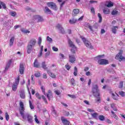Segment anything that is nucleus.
I'll return each mask as SVG.
<instances>
[{"label":"nucleus","instance_id":"nucleus-2","mask_svg":"<svg viewBox=\"0 0 125 125\" xmlns=\"http://www.w3.org/2000/svg\"><path fill=\"white\" fill-rule=\"evenodd\" d=\"M37 43V40L35 39H32L29 41L27 46V53L30 54L33 50V47H35Z\"/></svg>","mask_w":125,"mask_h":125},{"label":"nucleus","instance_id":"nucleus-62","mask_svg":"<svg viewBox=\"0 0 125 125\" xmlns=\"http://www.w3.org/2000/svg\"><path fill=\"white\" fill-rule=\"evenodd\" d=\"M87 111L88 112H90V113H94V110L93 109H91L90 108H88L87 109Z\"/></svg>","mask_w":125,"mask_h":125},{"label":"nucleus","instance_id":"nucleus-36","mask_svg":"<svg viewBox=\"0 0 125 125\" xmlns=\"http://www.w3.org/2000/svg\"><path fill=\"white\" fill-rule=\"evenodd\" d=\"M119 95H121V96H122V97H125V92L123 91H121L119 92Z\"/></svg>","mask_w":125,"mask_h":125},{"label":"nucleus","instance_id":"nucleus-6","mask_svg":"<svg viewBox=\"0 0 125 125\" xmlns=\"http://www.w3.org/2000/svg\"><path fill=\"white\" fill-rule=\"evenodd\" d=\"M46 4L48 7H51V8H52L54 10H57V6L55 3L53 2H48Z\"/></svg>","mask_w":125,"mask_h":125},{"label":"nucleus","instance_id":"nucleus-41","mask_svg":"<svg viewBox=\"0 0 125 125\" xmlns=\"http://www.w3.org/2000/svg\"><path fill=\"white\" fill-rule=\"evenodd\" d=\"M54 92L57 95H60V94H61V92H60V90L58 89L55 90Z\"/></svg>","mask_w":125,"mask_h":125},{"label":"nucleus","instance_id":"nucleus-39","mask_svg":"<svg viewBox=\"0 0 125 125\" xmlns=\"http://www.w3.org/2000/svg\"><path fill=\"white\" fill-rule=\"evenodd\" d=\"M34 76L36 77V78H40V77H41V73L38 71L35 73Z\"/></svg>","mask_w":125,"mask_h":125},{"label":"nucleus","instance_id":"nucleus-13","mask_svg":"<svg viewBox=\"0 0 125 125\" xmlns=\"http://www.w3.org/2000/svg\"><path fill=\"white\" fill-rule=\"evenodd\" d=\"M34 18L36 20H38V22H42L43 21V19L41 16H34Z\"/></svg>","mask_w":125,"mask_h":125},{"label":"nucleus","instance_id":"nucleus-26","mask_svg":"<svg viewBox=\"0 0 125 125\" xmlns=\"http://www.w3.org/2000/svg\"><path fill=\"white\" fill-rule=\"evenodd\" d=\"M18 87V85L13 84L12 85V90H13V91H16L17 90Z\"/></svg>","mask_w":125,"mask_h":125},{"label":"nucleus","instance_id":"nucleus-14","mask_svg":"<svg viewBox=\"0 0 125 125\" xmlns=\"http://www.w3.org/2000/svg\"><path fill=\"white\" fill-rule=\"evenodd\" d=\"M68 44L69 45V46L70 47H72V48H74L75 49H77V47L74 44V43L73 42L71 41V40H68Z\"/></svg>","mask_w":125,"mask_h":125},{"label":"nucleus","instance_id":"nucleus-3","mask_svg":"<svg viewBox=\"0 0 125 125\" xmlns=\"http://www.w3.org/2000/svg\"><path fill=\"white\" fill-rule=\"evenodd\" d=\"M92 92L93 96L96 97V96H100V90L98 85L95 84L93 86L92 88Z\"/></svg>","mask_w":125,"mask_h":125},{"label":"nucleus","instance_id":"nucleus-52","mask_svg":"<svg viewBox=\"0 0 125 125\" xmlns=\"http://www.w3.org/2000/svg\"><path fill=\"white\" fill-rule=\"evenodd\" d=\"M34 76L33 75H31V83H33V84H35V80H34Z\"/></svg>","mask_w":125,"mask_h":125},{"label":"nucleus","instance_id":"nucleus-20","mask_svg":"<svg viewBox=\"0 0 125 125\" xmlns=\"http://www.w3.org/2000/svg\"><path fill=\"white\" fill-rule=\"evenodd\" d=\"M41 67L44 70H47V66L46 65V63L45 62H42Z\"/></svg>","mask_w":125,"mask_h":125},{"label":"nucleus","instance_id":"nucleus-51","mask_svg":"<svg viewBox=\"0 0 125 125\" xmlns=\"http://www.w3.org/2000/svg\"><path fill=\"white\" fill-rule=\"evenodd\" d=\"M68 96H69V97H71V98H73V99H76V98H77L75 95L68 94Z\"/></svg>","mask_w":125,"mask_h":125},{"label":"nucleus","instance_id":"nucleus-9","mask_svg":"<svg viewBox=\"0 0 125 125\" xmlns=\"http://www.w3.org/2000/svg\"><path fill=\"white\" fill-rule=\"evenodd\" d=\"M24 70L25 67H24V63H21L20 64V74H21V75H23L24 74Z\"/></svg>","mask_w":125,"mask_h":125},{"label":"nucleus","instance_id":"nucleus-46","mask_svg":"<svg viewBox=\"0 0 125 125\" xmlns=\"http://www.w3.org/2000/svg\"><path fill=\"white\" fill-rule=\"evenodd\" d=\"M86 27H87V28H89L90 31H91L92 32L93 31V29H92V26H91L90 24H89V23H87Z\"/></svg>","mask_w":125,"mask_h":125},{"label":"nucleus","instance_id":"nucleus-64","mask_svg":"<svg viewBox=\"0 0 125 125\" xmlns=\"http://www.w3.org/2000/svg\"><path fill=\"white\" fill-rule=\"evenodd\" d=\"M52 49L54 51H57L58 50V48L56 47H53Z\"/></svg>","mask_w":125,"mask_h":125},{"label":"nucleus","instance_id":"nucleus-54","mask_svg":"<svg viewBox=\"0 0 125 125\" xmlns=\"http://www.w3.org/2000/svg\"><path fill=\"white\" fill-rule=\"evenodd\" d=\"M123 86H124V82H121L120 83L119 87V88H123Z\"/></svg>","mask_w":125,"mask_h":125},{"label":"nucleus","instance_id":"nucleus-35","mask_svg":"<svg viewBox=\"0 0 125 125\" xmlns=\"http://www.w3.org/2000/svg\"><path fill=\"white\" fill-rule=\"evenodd\" d=\"M29 103L30 109H31V110H34V105H33V103H32V101H31V100L29 101Z\"/></svg>","mask_w":125,"mask_h":125},{"label":"nucleus","instance_id":"nucleus-23","mask_svg":"<svg viewBox=\"0 0 125 125\" xmlns=\"http://www.w3.org/2000/svg\"><path fill=\"white\" fill-rule=\"evenodd\" d=\"M103 12L104 14L107 15V14H110V9L108 8H105L104 9H103Z\"/></svg>","mask_w":125,"mask_h":125},{"label":"nucleus","instance_id":"nucleus-42","mask_svg":"<svg viewBox=\"0 0 125 125\" xmlns=\"http://www.w3.org/2000/svg\"><path fill=\"white\" fill-rule=\"evenodd\" d=\"M63 115L64 116H65V117H69V115H70V112L67 111H64L63 112Z\"/></svg>","mask_w":125,"mask_h":125},{"label":"nucleus","instance_id":"nucleus-24","mask_svg":"<svg viewBox=\"0 0 125 125\" xmlns=\"http://www.w3.org/2000/svg\"><path fill=\"white\" fill-rule=\"evenodd\" d=\"M119 27L117 26H113L111 28L112 32L113 34H117V29H118Z\"/></svg>","mask_w":125,"mask_h":125},{"label":"nucleus","instance_id":"nucleus-45","mask_svg":"<svg viewBox=\"0 0 125 125\" xmlns=\"http://www.w3.org/2000/svg\"><path fill=\"white\" fill-rule=\"evenodd\" d=\"M5 119L7 121H9V115H8V113L7 112H5Z\"/></svg>","mask_w":125,"mask_h":125},{"label":"nucleus","instance_id":"nucleus-17","mask_svg":"<svg viewBox=\"0 0 125 125\" xmlns=\"http://www.w3.org/2000/svg\"><path fill=\"white\" fill-rule=\"evenodd\" d=\"M47 74H48L49 76L52 78V79H55L56 78V75L54 74V73H52L49 70L47 71Z\"/></svg>","mask_w":125,"mask_h":125},{"label":"nucleus","instance_id":"nucleus-8","mask_svg":"<svg viewBox=\"0 0 125 125\" xmlns=\"http://www.w3.org/2000/svg\"><path fill=\"white\" fill-rule=\"evenodd\" d=\"M69 61L70 63H75L76 62V57H75V55L70 54L68 56Z\"/></svg>","mask_w":125,"mask_h":125},{"label":"nucleus","instance_id":"nucleus-43","mask_svg":"<svg viewBox=\"0 0 125 125\" xmlns=\"http://www.w3.org/2000/svg\"><path fill=\"white\" fill-rule=\"evenodd\" d=\"M77 73H78V68L76 66H75L73 74L75 77L77 76Z\"/></svg>","mask_w":125,"mask_h":125},{"label":"nucleus","instance_id":"nucleus-33","mask_svg":"<svg viewBox=\"0 0 125 125\" xmlns=\"http://www.w3.org/2000/svg\"><path fill=\"white\" fill-rule=\"evenodd\" d=\"M111 113L113 115V118H114L115 119V120H118V116H117V115L116 114H115V112H114V111H113V110L111 111Z\"/></svg>","mask_w":125,"mask_h":125},{"label":"nucleus","instance_id":"nucleus-63","mask_svg":"<svg viewBox=\"0 0 125 125\" xmlns=\"http://www.w3.org/2000/svg\"><path fill=\"white\" fill-rule=\"evenodd\" d=\"M42 51H40V53L38 55V57H42Z\"/></svg>","mask_w":125,"mask_h":125},{"label":"nucleus","instance_id":"nucleus-22","mask_svg":"<svg viewBox=\"0 0 125 125\" xmlns=\"http://www.w3.org/2000/svg\"><path fill=\"white\" fill-rule=\"evenodd\" d=\"M91 116L92 117V118H94V119H95V120H98V113L97 112L91 113Z\"/></svg>","mask_w":125,"mask_h":125},{"label":"nucleus","instance_id":"nucleus-7","mask_svg":"<svg viewBox=\"0 0 125 125\" xmlns=\"http://www.w3.org/2000/svg\"><path fill=\"white\" fill-rule=\"evenodd\" d=\"M98 63L99 65H107L109 64V62L107 60L103 59L98 60Z\"/></svg>","mask_w":125,"mask_h":125},{"label":"nucleus","instance_id":"nucleus-21","mask_svg":"<svg viewBox=\"0 0 125 125\" xmlns=\"http://www.w3.org/2000/svg\"><path fill=\"white\" fill-rule=\"evenodd\" d=\"M12 62V60H10L8 62V63L6 64L5 68V71H7L8 69H9V67H10V64H11V62Z\"/></svg>","mask_w":125,"mask_h":125},{"label":"nucleus","instance_id":"nucleus-29","mask_svg":"<svg viewBox=\"0 0 125 125\" xmlns=\"http://www.w3.org/2000/svg\"><path fill=\"white\" fill-rule=\"evenodd\" d=\"M44 12L45 13H51V10L48 8V7L45 6Z\"/></svg>","mask_w":125,"mask_h":125},{"label":"nucleus","instance_id":"nucleus-55","mask_svg":"<svg viewBox=\"0 0 125 125\" xmlns=\"http://www.w3.org/2000/svg\"><path fill=\"white\" fill-rule=\"evenodd\" d=\"M62 27V25H61L60 24H58L56 26V28H57V29H59V30H60V29H61Z\"/></svg>","mask_w":125,"mask_h":125},{"label":"nucleus","instance_id":"nucleus-57","mask_svg":"<svg viewBox=\"0 0 125 125\" xmlns=\"http://www.w3.org/2000/svg\"><path fill=\"white\" fill-rule=\"evenodd\" d=\"M91 13H93V14H94L95 15V10L94 8H93V7L91 8Z\"/></svg>","mask_w":125,"mask_h":125},{"label":"nucleus","instance_id":"nucleus-27","mask_svg":"<svg viewBox=\"0 0 125 125\" xmlns=\"http://www.w3.org/2000/svg\"><path fill=\"white\" fill-rule=\"evenodd\" d=\"M77 21H78L77 19H75L73 18L72 20H70L69 21V22L70 24H76V23H77Z\"/></svg>","mask_w":125,"mask_h":125},{"label":"nucleus","instance_id":"nucleus-58","mask_svg":"<svg viewBox=\"0 0 125 125\" xmlns=\"http://www.w3.org/2000/svg\"><path fill=\"white\" fill-rule=\"evenodd\" d=\"M42 37H39V40H38V44L39 45H41V44H42Z\"/></svg>","mask_w":125,"mask_h":125},{"label":"nucleus","instance_id":"nucleus-32","mask_svg":"<svg viewBox=\"0 0 125 125\" xmlns=\"http://www.w3.org/2000/svg\"><path fill=\"white\" fill-rule=\"evenodd\" d=\"M112 15H117V14H119V11L116 9H114L111 12Z\"/></svg>","mask_w":125,"mask_h":125},{"label":"nucleus","instance_id":"nucleus-59","mask_svg":"<svg viewBox=\"0 0 125 125\" xmlns=\"http://www.w3.org/2000/svg\"><path fill=\"white\" fill-rule=\"evenodd\" d=\"M71 52L72 55H75V54L76 53V51L74 49H71Z\"/></svg>","mask_w":125,"mask_h":125},{"label":"nucleus","instance_id":"nucleus-61","mask_svg":"<svg viewBox=\"0 0 125 125\" xmlns=\"http://www.w3.org/2000/svg\"><path fill=\"white\" fill-rule=\"evenodd\" d=\"M106 33V31L104 29H102L101 30V35H103V34Z\"/></svg>","mask_w":125,"mask_h":125},{"label":"nucleus","instance_id":"nucleus-1","mask_svg":"<svg viewBox=\"0 0 125 125\" xmlns=\"http://www.w3.org/2000/svg\"><path fill=\"white\" fill-rule=\"evenodd\" d=\"M20 106L21 107V109H19L20 113L23 121H26L27 119V122H28L29 124L33 123L34 122V120H33V116H32V115L29 113H26L25 114V107H24V104H23V102H21L20 103Z\"/></svg>","mask_w":125,"mask_h":125},{"label":"nucleus","instance_id":"nucleus-15","mask_svg":"<svg viewBox=\"0 0 125 125\" xmlns=\"http://www.w3.org/2000/svg\"><path fill=\"white\" fill-rule=\"evenodd\" d=\"M112 97L114 100H116V101H119V97H120V96L119 94H116V95H115V94L112 93H111Z\"/></svg>","mask_w":125,"mask_h":125},{"label":"nucleus","instance_id":"nucleus-11","mask_svg":"<svg viewBox=\"0 0 125 125\" xmlns=\"http://www.w3.org/2000/svg\"><path fill=\"white\" fill-rule=\"evenodd\" d=\"M61 121L64 125H70V122L67 119H65V118L62 117L61 118Z\"/></svg>","mask_w":125,"mask_h":125},{"label":"nucleus","instance_id":"nucleus-48","mask_svg":"<svg viewBox=\"0 0 125 125\" xmlns=\"http://www.w3.org/2000/svg\"><path fill=\"white\" fill-rule=\"evenodd\" d=\"M60 31L61 34H65V29H64L63 27L60 29Z\"/></svg>","mask_w":125,"mask_h":125},{"label":"nucleus","instance_id":"nucleus-25","mask_svg":"<svg viewBox=\"0 0 125 125\" xmlns=\"http://www.w3.org/2000/svg\"><path fill=\"white\" fill-rule=\"evenodd\" d=\"M1 5L4 9H6V5H5V3L0 1V9H1Z\"/></svg>","mask_w":125,"mask_h":125},{"label":"nucleus","instance_id":"nucleus-12","mask_svg":"<svg viewBox=\"0 0 125 125\" xmlns=\"http://www.w3.org/2000/svg\"><path fill=\"white\" fill-rule=\"evenodd\" d=\"M34 67L35 68H40L41 64H40V62L38 61V59H36L33 63Z\"/></svg>","mask_w":125,"mask_h":125},{"label":"nucleus","instance_id":"nucleus-49","mask_svg":"<svg viewBox=\"0 0 125 125\" xmlns=\"http://www.w3.org/2000/svg\"><path fill=\"white\" fill-rule=\"evenodd\" d=\"M41 89H42V92L43 93L44 95H45V88H44L42 86Z\"/></svg>","mask_w":125,"mask_h":125},{"label":"nucleus","instance_id":"nucleus-40","mask_svg":"<svg viewBox=\"0 0 125 125\" xmlns=\"http://www.w3.org/2000/svg\"><path fill=\"white\" fill-rule=\"evenodd\" d=\"M106 6L107 7H112V6H114V4L113 3V2L110 1L108 2Z\"/></svg>","mask_w":125,"mask_h":125},{"label":"nucleus","instance_id":"nucleus-10","mask_svg":"<svg viewBox=\"0 0 125 125\" xmlns=\"http://www.w3.org/2000/svg\"><path fill=\"white\" fill-rule=\"evenodd\" d=\"M46 96L49 101H50V99H51V98H53V94L51 90H48V93L46 94Z\"/></svg>","mask_w":125,"mask_h":125},{"label":"nucleus","instance_id":"nucleus-53","mask_svg":"<svg viewBox=\"0 0 125 125\" xmlns=\"http://www.w3.org/2000/svg\"><path fill=\"white\" fill-rule=\"evenodd\" d=\"M104 109L105 110V111H109V108H110V107L109 106V105L108 104H106L105 106H104Z\"/></svg>","mask_w":125,"mask_h":125},{"label":"nucleus","instance_id":"nucleus-31","mask_svg":"<svg viewBox=\"0 0 125 125\" xmlns=\"http://www.w3.org/2000/svg\"><path fill=\"white\" fill-rule=\"evenodd\" d=\"M13 42H14V37H11L10 40V46L13 45Z\"/></svg>","mask_w":125,"mask_h":125},{"label":"nucleus","instance_id":"nucleus-44","mask_svg":"<svg viewBox=\"0 0 125 125\" xmlns=\"http://www.w3.org/2000/svg\"><path fill=\"white\" fill-rule=\"evenodd\" d=\"M10 15H11V16H13V17H15V16H16L17 13H16L15 11H12L10 12Z\"/></svg>","mask_w":125,"mask_h":125},{"label":"nucleus","instance_id":"nucleus-16","mask_svg":"<svg viewBox=\"0 0 125 125\" xmlns=\"http://www.w3.org/2000/svg\"><path fill=\"white\" fill-rule=\"evenodd\" d=\"M80 12L79 9H74L72 11V16H77Z\"/></svg>","mask_w":125,"mask_h":125},{"label":"nucleus","instance_id":"nucleus-19","mask_svg":"<svg viewBox=\"0 0 125 125\" xmlns=\"http://www.w3.org/2000/svg\"><path fill=\"white\" fill-rule=\"evenodd\" d=\"M96 99H95V103H101V98L100 96H97L95 97Z\"/></svg>","mask_w":125,"mask_h":125},{"label":"nucleus","instance_id":"nucleus-4","mask_svg":"<svg viewBox=\"0 0 125 125\" xmlns=\"http://www.w3.org/2000/svg\"><path fill=\"white\" fill-rule=\"evenodd\" d=\"M81 39H82L84 45L86 46L88 48H90L91 49H93V46L91 45V43L88 40H86L85 38L83 36H80Z\"/></svg>","mask_w":125,"mask_h":125},{"label":"nucleus","instance_id":"nucleus-47","mask_svg":"<svg viewBox=\"0 0 125 125\" xmlns=\"http://www.w3.org/2000/svg\"><path fill=\"white\" fill-rule=\"evenodd\" d=\"M35 95H36V97L38 98V99H39V100L42 99V97H41L39 93H36L35 94Z\"/></svg>","mask_w":125,"mask_h":125},{"label":"nucleus","instance_id":"nucleus-30","mask_svg":"<svg viewBox=\"0 0 125 125\" xmlns=\"http://www.w3.org/2000/svg\"><path fill=\"white\" fill-rule=\"evenodd\" d=\"M34 118L35 123H36V124H37L38 125H40V124H41V122H40V121H39V119H38V116L36 115H35Z\"/></svg>","mask_w":125,"mask_h":125},{"label":"nucleus","instance_id":"nucleus-56","mask_svg":"<svg viewBox=\"0 0 125 125\" xmlns=\"http://www.w3.org/2000/svg\"><path fill=\"white\" fill-rule=\"evenodd\" d=\"M65 68L67 71H69V70L71 69V66L69 65V64L67 63L66 65H65Z\"/></svg>","mask_w":125,"mask_h":125},{"label":"nucleus","instance_id":"nucleus-38","mask_svg":"<svg viewBox=\"0 0 125 125\" xmlns=\"http://www.w3.org/2000/svg\"><path fill=\"white\" fill-rule=\"evenodd\" d=\"M42 98L43 99V101L45 102V104H48V102H47V100L45 98V97L43 95L42 96Z\"/></svg>","mask_w":125,"mask_h":125},{"label":"nucleus","instance_id":"nucleus-37","mask_svg":"<svg viewBox=\"0 0 125 125\" xmlns=\"http://www.w3.org/2000/svg\"><path fill=\"white\" fill-rule=\"evenodd\" d=\"M98 17L99 18V23H101L102 22V16L100 13L98 14Z\"/></svg>","mask_w":125,"mask_h":125},{"label":"nucleus","instance_id":"nucleus-5","mask_svg":"<svg viewBox=\"0 0 125 125\" xmlns=\"http://www.w3.org/2000/svg\"><path fill=\"white\" fill-rule=\"evenodd\" d=\"M123 52L124 51L123 50H120L119 53L116 55L115 59L119 60L120 62L121 61H125V57L123 56Z\"/></svg>","mask_w":125,"mask_h":125},{"label":"nucleus","instance_id":"nucleus-18","mask_svg":"<svg viewBox=\"0 0 125 125\" xmlns=\"http://www.w3.org/2000/svg\"><path fill=\"white\" fill-rule=\"evenodd\" d=\"M20 82V75H18L17 78L15 79V83H14V84L18 85L19 84Z\"/></svg>","mask_w":125,"mask_h":125},{"label":"nucleus","instance_id":"nucleus-34","mask_svg":"<svg viewBox=\"0 0 125 125\" xmlns=\"http://www.w3.org/2000/svg\"><path fill=\"white\" fill-rule=\"evenodd\" d=\"M98 118H99V120H100V121H104L105 120V117H104V116L103 115H99L98 116Z\"/></svg>","mask_w":125,"mask_h":125},{"label":"nucleus","instance_id":"nucleus-28","mask_svg":"<svg viewBox=\"0 0 125 125\" xmlns=\"http://www.w3.org/2000/svg\"><path fill=\"white\" fill-rule=\"evenodd\" d=\"M20 96L21 98L22 99H25V92L24 91H21V92Z\"/></svg>","mask_w":125,"mask_h":125},{"label":"nucleus","instance_id":"nucleus-60","mask_svg":"<svg viewBox=\"0 0 125 125\" xmlns=\"http://www.w3.org/2000/svg\"><path fill=\"white\" fill-rule=\"evenodd\" d=\"M47 41L48 42H52V39L50 37H49V36H47Z\"/></svg>","mask_w":125,"mask_h":125},{"label":"nucleus","instance_id":"nucleus-50","mask_svg":"<svg viewBox=\"0 0 125 125\" xmlns=\"http://www.w3.org/2000/svg\"><path fill=\"white\" fill-rule=\"evenodd\" d=\"M70 82H71V84H72V85H75V79H74V78H72V79H71Z\"/></svg>","mask_w":125,"mask_h":125}]
</instances>
